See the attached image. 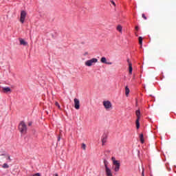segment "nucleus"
Instances as JSON below:
<instances>
[{"mask_svg":"<svg viewBox=\"0 0 176 176\" xmlns=\"http://www.w3.org/2000/svg\"><path fill=\"white\" fill-rule=\"evenodd\" d=\"M111 161L113 162V170L115 173H118L120 170V161L116 160L115 157H111Z\"/></svg>","mask_w":176,"mask_h":176,"instance_id":"1","label":"nucleus"},{"mask_svg":"<svg viewBox=\"0 0 176 176\" xmlns=\"http://www.w3.org/2000/svg\"><path fill=\"white\" fill-rule=\"evenodd\" d=\"M19 130L21 134H27V125L25 122L21 121L19 124Z\"/></svg>","mask_w":176,"mask_h":176,"instance_id":"2","label":"nucleus"},{"mask_svg":"<svg viewBox=\"0 0 176 176\" xmlns=\"http://www.w3.org/2000/svg\"><path fill=\"white\" fill-rule=\"evenodd\" d=\"M104 168H105V173L107 176H113L112 173V170L108 167V161L106 160H104Z\"/></svg>","mask_w":176,"mask_h":176,"instance_id":"3","label":"nucleus"},{"mask_svg":"<svg viewBox=\"0 0 176 176\" xmlns=\"http://www.w3.org/2000/svg\"><path fill=\"white\" fill-rule=\"evenodd\" d=\"M96 63H98V59L93 58L90 60L85 61V65H86V67H91L92 65H94V64H96Z\"/></svg>","mask_w":176,"mask_h":176,"instance_id":"4","label":"nucleus"},{"mask_svg":"<svg viewBox=\"0 0 176 176\" xmlns=\"http://www.w3.org/2000/svg\"><path fill=\"white\" fill-rule=\"evenodd\" d=\"M135 115L137 116V119L135 121V124H136V129H140V119H141V111H140V109L137 110L135 111Z\"/></svg>","mask_w":176,"mask_h":176,"instance_id":"5","label":"nucleus"},{"mask_svg":"<svg viewBox=\"0 0 176 176\" xmlns=\"http://www.w3.org/2000/svg\"><path fill=\"white\" fill-rule=\"evenodd\" d=\"M27 16V12L25 11H21V18H20V21L22 24L24 23V21L25 20V17Z\"/></svg>","mask_w":176,"mask_h":176,"instance_id":"6","label":"nucleus"},{"mask_svg":"<svg viewBox=\"0 0 176 176\" xmlns=\"http://www.w3.org/2000/svg\"><path fill=\"white\" fill-rule=\"evenodd\" d=\"M103 105L105 109H111V108H112V103H111L109 100L103 101Z\"/></svg>","mask_w":176,"mask_h":176,"instance_id":"7","label":"nucleus"},{"mask_svg":"<svg viewBox=\"0 0 176 176\" xmlns=\"http://www.w3.org/2000/svg\"><path fill=\"white\" fill-rule=\"evenodd\" d=\"M74 108L76 109H79L80 108V102L78 98H74Z\"/></svg>","mask_w":176,"mask_h":176,"instance_id":"8","label":"nucleus"},{"mask_svg":"<svg viewBox=\"0 0 176 176\" xmlns=\"http://www.w3.org/2000/svg\"><path fill=\"white\" fill-rule=\"evenodd\" d=\"M127 63H128V65H129V74L131 75V74H133V64L131 63V62L130 61V59H127Z\"/></svg>","mask_w":176,"mask_h":176,"instance_id":"9","label":"nucleus"},{"mask_svg":"<svg viewBox=\"0 0 176 176\" xmlns=\"http://www.w3.org/2000/svg\"><path fill=\"white\" fill-rule=\"evenodd\" d=\"M0 156H3V157L7 159V160H8L9 162H12V159L10 158V155H9V154L1 153L0 154Z\"/></svg>","mask_w":176,"mask_h":176,"instance_id":"10","label":"nucleus"},{"mask_svg":"<svg viewBox=\"0 0 176 176\" xmlns=\"http://www.w3.org/2000/svg\"><path fill=\"white\" fill-rule=\"evenodd\" d=\"M19 42L20 45H22L23 46H27L28 45V43L21 38H19Z\"/></svg>","mask_w":176,"mask_h":176,"instance_id":"11","label":"nucleus"},{"mask_svg":"<svg viewBox=\"0 0 176 176\" xmlns=\"http://www.w3.org/2000/svg\"><path fill=\"white\" fill-rule=\"evenodd\" d=\"M107 137L106 135H104L102 138V145H105L107 143Z\"/></svg>","mask_w":176,"mask_h":176,"instance_id":"12","label":"nucleus"},{"mask_svg":"<svg viewBox=\"0 0 176 176\" xmlns=\"http://www.w3.org/2000/svg\"><path fill=\"white\" fill-rule=\"evenodd\" d=\"M130 93V89H129V87H125V95L126 97H129V94Z\"/></svg>","mask_w":176,"mask_h":176,"instance_id":"13","label":"nucleus"},{"mask_svg":"<svg viewBox=\"0 0 176 176\" xmlns=\"http://www.w3.org/2000/svg\"><path fill=\"white\" fill-rule=\"evenodd\" d=\"M140 142L142 144H144V133H141L140 135Z\"/></svg>","mask_w":176,"mask_h":176,"instance_id":"14","label":"nucleus"},{"mask_svg":"<svg viewBox=\"0 0 176 176\" xmlns=\"http://www.w3.org/2000/svg\"><path fill=\"white\" fill-rule=\"evenodd\" d=\"M117 31H118V32H120V34H122V25H118L117 26Z\"/></svg>","mask_w":176,"mask_h":176,"instance_id":"15","label":"nucleus"},{"mask_svg":"<svg viewBox=\"0 0 176 176\" xmlns=\"http://www.w3.org/2000/svg\"><path fill=\"white\" fill-rule=\"evenodd\" d=\"M3 91H4L5 93H8V91H11V89H10V87H4V88H3Z\"/></svg>","mask_w":176,"mask_h":176,"instance_id":"16","label":"nucleus"},{"mask_svg":"<svg viewBox=\"0 0 176 176\" xmlns=\"http://www.w3.org/2000/svg\"><path fill=\"white\" fill-rule=\"evenodd\" d=\"M100 61H101V63H103L104 64H107V58L105 57L101 58Z\"/></svg>","mask_w":176,"mask_h":176,"instance_id":"17","label":"nucleus"},{"mask_svg":"<svg viewBox=\"0 0 176 176\" xmlns=\"http://www.w3.org/2000/svg\"><path fill=\"white\" fill-rule=\"evenodd\" d=\"M2 168H9V165L6 163L3 164L2 166H1Z\"/></svg>","mask_w":176,"mask_h":176,"instance_id":"18","label":"nucleus"},{"mask_svg":"<svg viewBox=\"0 0 176 176\" xmlns=\"http://www.w3.org/2000/svg\"><path fill=\"white\" fill-rule=\"evenodd\" d=\"M56 107H58V109L61 110V106H60V104H58V102H55Z\"/></svg>","mask_w":176,"mask_h":176,"instance_id":"19","label":"nucleus"},{"mask_svg":"<svg viewBox=\"0 0 176 176\" xmlns=\"http://www.w3.org/2000/svg\"><path fill=\"white\" fill-rule=\"evenodd\" d=\"M139 43L141 46H142V37H139Z\"/></svg>","mask_w":176,"mask_h":176,"instance_id":"20","label":"nucleus"},{"mask_svg":"<svg viewBox=\"0 0 176 176\" xmlns=\"http://www.w3.org/2000/svg\"><path fill=\"white\" fill-rule=\"evenodd\" d=\"M82 148L84 150V151H86V144L85 143H82Z\"/></svg>","mask_w":176,"mask_h":176,"instance_id":"21","label":"nucleus"},{"mask_svg":"<svg viewBox=\"0 0 176 176\" xmlns=\"http://www.w3.org/2000/svg\"><path fill=\"white\" fill-rule=\"evenodd\" d=\"M142 17L144 20H146V19H147L146 16H145V14H142Z\"/></svg>","mask_w":176,"mask_h":176,"instance_id":"22","label":"nucleus"},{"mask_svg":"<svg viewBox=\"0 0 176 176\" xmlns=\"http://www.w3.org/2000/svg\"><path fill=\"white\" fill-rule=\"evenodd\" d=\"M111 2L112 3V5H113V6H116V3H115V1H111Z\"/></svg>","mask_w":176,"mask_h":176,"instance_id":"23","label":"nucleus"},{"mask_svg":"<svg viewBox=\"0 0 176 176\" xmlns=\"http://www.w3.org/2000/svg\"><path fill=\"white\" fill-rule=\"evenodd\" d=\"M0 160H1V163H3V162H4V161H3V157H1V158H0Z\"/></svg>","mask_w":176,"mask_h":176,"instance_id":"24","label":"nucleus"},{"mask_svg":"<svg viewBox=\"0 0 176 176\" xmlns=\"http://www.w3.org/2000/svg\"><path fill=\"white\" fill-rule=\"evenodd\" d=\"M136 31H138V26H136L135 28Z\"/></svg>","mask_w":176,"mask_h":176,"instance_id":"25","label":"nucleus"},{"mask_svg":"<svg viewBox=\"0 0 176 176\" xmlns=\"http://www.w3.org/2000/svg\"><path fill=\"white\" fill-rule=\"evenodd\" d=\"M60 138L58 137V141H60Z\"/></svg>","mask_w":176,"mask_h":176,"instance_id":"26","label":"nucleus"},{"mask_svg":"<svg viewBox=\"0 0 176 176\" xmlns=\"http://www.w3.org/2000/svg\"><path fill=\"white\" fill-rule=\"evenodd\" d=\"M55 176H58V174H57V173H56V174H55Z\"/></svg>","mask_w":176,"mask_h":176,"instance_id":"27","label":"nucleus"},{"mask_svg":"<svg viewBox=\"0 0 176 176\" xmlns=\"http://www.w3.org/2000/svg\"><path fill=\"white\" fill-rule=\"evenodd\" d=\"M86 54H87V52H86V53L85 54V56H86Z\"/></svg>","mask_w":176,"mask_h":176,"instance_id":"28","label":"nucleus"},{"mask_svg":"<svg viewBox=\"0 0 176 176\" xmlns=\"http://www.w3.org/2000/svg\"><path fill=\"white\" fill-rule=\"evenodd\" d=\"M31 124H32L31 123H29V126H31Z\"/></svg>","mask_w":176,"mask_h":176,"instance_id":"29","label":"nucleus"},{"mask_svg":"<svg viewBox=\"0 0 176 176\" xmlns=\"http://www.w3.org/2000/svg\"><path fill=\"white\" fill-rule=\"evenodd\" d=\"M142 175L144 176V171H142Z\"/></svg>","mask_w":176,"mask_h":176,"instance_id":"30","label":"nucleus"}]
</instances>
